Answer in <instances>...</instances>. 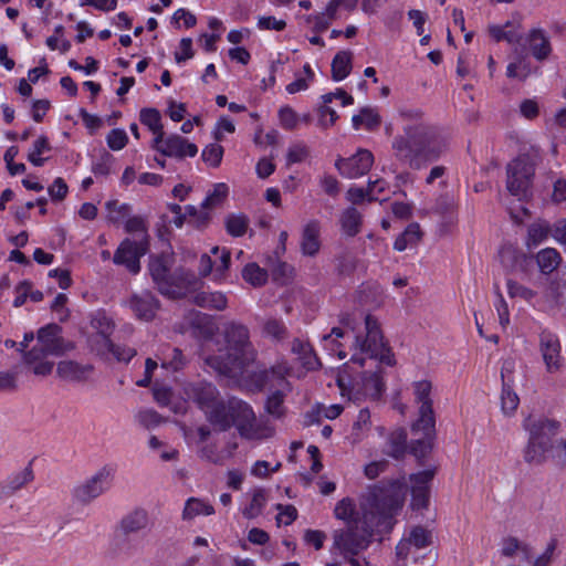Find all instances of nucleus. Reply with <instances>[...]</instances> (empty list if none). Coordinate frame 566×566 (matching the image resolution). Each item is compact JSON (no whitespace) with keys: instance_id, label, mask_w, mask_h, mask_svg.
Returning <instances> with one entry per match:
<instances>
[{"instance_id":"nucleus-42","label":"nucleus","mask_w":566,"mask_h":566,"mask_svg":"<svg viewBox=\"0 0 566 566\" xmlns=\"http://www.w3.org/2000/svg\"><path fill=\"white\" fill-rule=\"evenodd\" d=\"M135 422L144 429L151 430L159 427L164 419L154 409H142L134 416Z\"/></svg>"},{"instance_id":"nucleus-30","label":"nucleus","mask_w":566,"mask_h":566,"mask_svg":"<svg viewBox=\"0 0 566 566\" xmlns=\"http://www.w3.org/2000/svg\"><path fill=\"white\" fill-rule=\"evenodd\" d=\"M536 262L543 274H551L562 262L559 252L554 248H545L536 254Z\"/></svg>"},{"instance_id":"nucleus-58","label":"nucleus","mask_w":566,"mask_h":566,"mask_svg":"<svg viewBox=\"0 0 566 566\" xmlns=\"http://www.w3.org/2000/svg\"><path fill=\"white\" fill-rule=\"evenodd\" d=\"M280 124L284 129L292 130L298 125L300 117L290 106H283L279 111Z\"/></svg>"},{"instance_id":"nucleus-9","label":"nucleus","mask_w":566,"mask_h":566,"mask_svg":"<svg viewBox=\"0 0 566 566\" xmlns=\"http://www.w3.org/2000/svg\"><path fill=\"white\" fill-rule=\"evenodd\" d=\"M415 402L418 405V419L412 431L422 430L429 434L434 429L436 419L432 408V384L429 380H419L412 384Z\"/></svg>"},{"instance_id":"nucleus-28","label":"nucleus","mask_w":566,"mask_h":566,"mask_svg":"<svg viewBox=\"0 0 566 566\" xmlns=\"http://www.w3.org/2000/svg\"><path fill=\"white\" fill-rule=\"evenodd\" d=\"M192 391L195 400L203 412L219 400L218 390L211 384H198Z\"/></svg>"},{"instance_id":"nucleus-27","label":"nucleus","mask_w":566,"mask_h":566,"mask_svg":"<svg viewBox=\"0 0 566 566\" xmlns=\"http://www.w3.org/2000/svg\"><path fill=\"white\" fill-rule=\"evenodd\" d=\"M193 302L203 308L223 311L228 305V298L222 292H200L193 297Z\"/></svg>"},{"instance_id":"nucleus-3","label":"nucleus","mask_w":566,"mask_h":566,"mask_svg":"<svg viewBox=\"0 0 566 566\" xmlns=\"http://www.w3.org/2000/svg\"><path fill=\"white\" fill-rule=\"evenodd\" d=\"M207 420L218 430L227 431L232 426L248 440H264L274 434V429L264 422H258L254 411L245 401L230 398L218 400L205 412Z\"/></svg>"},{"instance_id":"nucleus-21","label":"nucleus","mask_w":566,"mask_h":566,"mask_svg":"<svg viewBox=\"0 0 566 566\" xmlns=\"http://www.w3.org/2000/svg\"><path fill=\"white\" fill-rule=\"evenodd\" d=\"M527 42L533 56L538 61L546 60L552 53L549 39L542 29L532 30Z\"/></svg>"},{"instance_id":"nucleus-15","label":"nucleus","mask_w":566,"mask_h":566,"mask_svg":"<svg viewBox=\"0 0 566 566\" xmlns=\"http://www.w3.org/2000/svg\"><path fill=\"white\" fill-rule=\"evenodd\" d=\"M322 222L317 219L307 220L301 229L300 251L302 255L314 258L322 248Z\"/></svg>"},{"instance_id":"nucleus-13","label":"nucleus","mask_w":566,"mask_h":566,"mask_svg":"<svg viewBox=\"0 0 566 566\" xmlns=\"http://www.w3.org/2000/svg\"><path fill=\"white\" fill-rule=\"evenodd\" d=\"M374 163L373 154L367 149H359L349 158H340L336 161V168L346 178H358L367 174Z\"/></svg>"},{"instance_id":"nucleus-53","label":"nucleus","mask_w":566,"mask_h":566,"mask_svg":"<svg viewBox=\"0 0 566 566\" xmlns=\"http://www.w3.org/2000/svg\"><path fill=\"white\" fill-rule=\"evenodd\" d=\"M211 254L218 255L220 253V256L218 260L213 261L214 264V276L217 279H221L223 275V272L228 270L230 265V252L226 249H220L219 247H213L211 249Z\"/></svg>"},{"instance_id":"nucleus-2","label":"nucleus","mask_w":566,"mask_h":566,"mask_svg":"<svg viewBox=\"0 0 566 566\" xmlns=\"http://www.w3.org/2000/svg\"><path fill=\"white\" fill-rule=\"evenodd\" d=\"M446 148L438 129L424 123L408 125L392 142L395 157L413 169L437 159Z\"/></svg>"},{"instance_id":"nucleus-18","label":"nucleus","mask_w":566,"mask_h":566,"mask_svg":"<svg viewBox=\"0 0 566 566\" xmlns=\"http://www.w3.org/2000/svg\"><path fill=\"white\" fill-rule=\"evenodd\" d=\"M198 147L179 135H170L166 138L163 155L182 159L185 157H195Z\"/></svg>"},{"instance_id":"nucleus-11","label":"nucleus","mask_w":566,"mask_h":566,"mask_svg":"<svg viewBox=\"0 0 566 566\" xmlns=\"http://www.w3.org/2000/svg\"><path fill=\"white\" fill-rule=\"evenodd\" d=\"M148 251V240L144 237L132 240L125 239L120 242L114 253L113 262L124 265L130 273L137 274L140 271V258Z\"/></svg>"},{"instance_id":"nucleus-41","label":"nucleus","mask_w":566,"mask_h":566,"mask_svg":"<svg viewBox=\"0 0 566 566\" xmlns=\"http://www.w3.org/2000/svg\"><path fill=\"white\" fill-rule=\"evenodd\" d=\"M512 387L502 386L501 392V410L507 417L513 416L520 405V398Z\"/></svg>"},{"instance_id":"nucleus-20","label":"nucleus","mask_w":566,"mask_h":566,"mask_svg":"<svg viewBox=\"0 0 566 566\" xmlns=\"http://www.w3.org/2000/svg\"><path fill=\"white\" fill-rule=\"evenodd\" d=\"M95 323L98 324L101 332L93 335L90 339L91 347L98 355L107 357L114 346V344L108 338V333L112 331V325L106 317H102L96 319Z\"/></svg>"},{"instance_id":"nucleus-34","label":"nucleus","mask_w":566,"mask_h":566,"mask_svg":"<svg viewBox=\"0 0 566 566\" xmlns=\"http://www.w3.org/2000/svg\"><path fill=\"white\" fill-rule=\"evenodd\" d=\"M422 237L420 226L418 223H410L406 230L395 240L394 249L401 252L407 248L415 247Z\"/></svg>"},{"instance_id":"nucleus-45","label":"nucleus","mask_w":566,"mask_h":566,"mask_svg":"<svg viewBox=\"0 0 566 566\" xmlns=\"http://www.w3.org/2000/svg\"><path fill=\"white\" fill-rule=\"evenodd\" d=\"M107 219L112 223H120L126 220L130 214V206L127 203H119L117 200L106 202Z\"/></svg>"},{"instance_id":"nucleus-19","label":"nucleus","mask_w":566,"mask_h":566,"mask_svg":"<svg viewBox=\"0 0 566 566\" xmlns=\"http://www.w3.org/2000/svg\"><path fill=\"white\" fill-rule=\"evenodd\" d=\"M92 370L91 365H81L74 360H61L56 367L57 376L71 382L86 380Z\"/></svg>"},{"instance_id":"nucleus-12","label":"nucleus","mask_w":566,"mask_h":566,"mask_svg":"<svg viewBox=\"0 0 566 566\" xmlns=\"http://www.w3.org/2000/svg\"><path fill=\"white\" fill-rule=\"evenodd\" d=\"M538 350L548 374L562 371L565 359L562 355V345L557 335L543 331L538 337Z\"/></svg>"},{"instance_id":"nucleus-62","label":"nucleus","mask_w":566,"mask_h":566,"mask_svg":"<svg viewBox=\"0 0 566 566\" xmlns=\"http://www.w3.org/2000/svg\"><path fill=\"white\" fill-rule=\"evenodd\" d=\"M125 230L129 233H136L138 235L137 239L145 237L148 240L147 228L144 219L140 217L127 218Z\"/></svg>"},{"instance_id":"nucleus-64","label":"nucleus","mask_w":566,"mask_h":566,"mask_svg":"<svg viewBox=\"0 0 566 566\" xmlns=\"http://www.w3.org/2000/svg\"><path fill=\"white\" fill-rule=\"evenodd\" d=\"M369 201L375 200L376 198L371 197V192L369 191V187L367 189L359 187H350L346 192V199L350 201L353 205H359L365 199Z\"/></svg>"},{"instance_id":"nucleus-32","label":"nucleus","mask_w":566,"mask_h":566,"mask_svg":"<svg viewBox=\"0 0 566 566\" xmlns=\"http://www.w3.org/2000/svg\"><path fill=\"white\" fill-rule=\"evenodd\" d=\"M248 495L250 496V502L242 509V514L245 518L252 520L262 513L268 502V496L263 489H255Z\"/></svg>"},{"instance_id":"nucleus-8","label":"nucleus","mask_w":566,"mask_h":566,"mask_svg":"<svg viewBox=\"0 0 566 566\" xmlns=\"http://www.w3.org/2000/svg\"><path fill=\"white\" fill-rule=\"evenodd\" d=\"M534 172L535 165L528 156L522 155L512 160L506 167L509 192L518 199L525 198L531 189Z\"/></svg>"},{"instance_id":"nucleus-1","label":"nucleus","mask_w":566,"mask_h":566,"mask_svg":"<svg viewBox=\"0 0 566 566\" xmlns=\"http://www.w3.org/2000/svg\"><path fill=\"white\" fill-rule=\"evenodd\" d=\"M405 497V484L395 481L369 490L358 503L349 497L340 500L335 505L334 515L345 526L333 532L331 553L350 556L365 552L377 528L391 527V518L401 510Z\"/></svg>"},{"instance_id":"nucleus-57","label":"nucleus","mask_w":566,"mask_h":566,"mask_svg":"<svg viewBox=\"0 0 566 566\" xmlns=\"http://www.w3.org/2000/svg\"><path fill=\"white\" fill-rule=\"evenodd\" d=\"M371 424L370 412L368 409H361L353 426V434L356 440H360L366 431L369 430Z\"/></svg>"},{"instance_id":"nucleus-52","label":"nucleus","mask_w":566,"mask_h":566,"mask_svg":"<svg viewBox=\"0 0 566 566\" xmlns=\"http://www.w3.org/2000/svg\"><path fill=\"white\" fill-rule=\"evenodd\" d=\"M201 157L206 164L217 168L223 157V147L219 144H210L202 150Z\"/></svg>"},{"instance_id":"nucleus-14","label":"nucleus","mask_w":566,"mask_h":566,"mask_svg":"<svg viewBox=\"0 0 566 566\" xmlns=\"http://www.w3.org/2000/svg\"><path fill=\"white\" fill-rule=\"evenodd\" d=\"M291 373V366L285 360L276 361L270 369L255 375V385L259 389L284 388L291 389L286 376Z\"/></svg>"},{"instance_id":"nucleus-51","label":"nucleus","mask_w":566,"mask_h":566,"mask_svg":"<svg viewBox=\"0 0 566 566\" xmlns=\"http://www.w3.org/2000/svg\"><path fill=\"white\" fill-rule=\"evenodd\" d=\"M434 429L430 431L429 434H424L422 430L420 431H412L413 433L420 434L421 438L416 440L411 446V451L418 459L424 458L431 450L432 443V433Z\"/></svg>"},{"instance_id":"nucleus-6","label":"nucleus","mask_w":566,"mask_h":566,"mask_svg":"<svg viewBox=\"0 0 566 566\" xmlns=\"http://www.w3.org/2000/svg\"><path fill=\"white\" fill-rule=\"evenodd\" d=\"M525 428L530 431L528 444L524 459L528 463H539L553 448V437L557 432V424L545 418H528Z\"/></svg>"},{"instance_id":"nucleus-60","label":"nucleus","mask_w":566,"mask_h":566,"mask_svg":"<svg viewBox=\"0 0 566 566\" xmlns=\"http://www.w3.org/2000/svg\"><path fill=\"white\" fill-rule=\"evenodd\" d=\"M506 286L510 297H521L525 301H531L536 295V293L533 290L513 280H507Z\"/></svg>"},{"instance_id":"nucleus-40","label":"nucleus","mask_w":566,"mask_h":566,"mask_svg":"<svg viewBox=\"0 0 566 566\" xmlns=\"http://www.w3.org/2000/svg\"><path fill=\"white\" fill-rule=\"evenodd\" d=\"M342 411L343 408L339 405H332L328 407L317 405L311 412L306 415V423L312 424L316 421H319L321 418L335 419L342 413Z\"/></svg>"},{"instance_id":"nucleus-25","label":"nucleus","mask_w":566,"mask_h":566,"mask_svg":"<svg viewBox=\"0 0 566 566\" xmlns=\"http://www.w3.org/2000/svg\"><path fill=\"white\" fill-rule=\"evenodd\" d=\"M385 385L380 376V370L365 373L361 377V386L358 391L370 398H378L384 391Z\"/></svg>"},{"instance_id":"nucleus-48","label":"nucleus","mask_w":566,"mask_h":566,"mask_svg":"<svg viewBox=\"0 0 566 566\" xmlns=\"http://www.w3.org/2000/svg\"><path fill=\"white\" fill-rule=\"evenodd\" d=\"M517 552L524 553L527 557L531 553V547L513 536H509L502 541L501 554L503 556L513 557Z\"/></svg>"},{"instance_id":"nucleus-59","label":"nucleus","mask_w":566,"mask_h":566,"mask_svg":"<svg viewBox=\"0 0 566 566\" xmlns=\"http://www.w3.org/2000/svg\"><path fill=\"white\" fill-rule=\"evenodd\" d=\"M434 476V470L427 469L416 474L410 475L411 490L418 488L429 492V484Z\"/></svg>"},{"instance_id":"nucleus-54","label":"nucleus","mask_w":566,"mask_h":566,"mask_svg":"<svg viewBox=\"0 0 566 566\" xmlns=\"http://www.w3.org/2000/svg\"><path fill=\"white\" fill-rule=\"evenodd\" d=\"M263 334L276 340H281L286 336V327L275 318H269L263 324Z\"/></svg>"},{"instance_id":"nucleus-38","label":"nucleus","mask_w":566,"mask_h":566,"mask_svg":"<svg viewBox=\"0 0 566 566\" xmlns=\"http://www.w3.org/2000/svg\"><path fill=\"white\" fill-rule=\"evenodd\" d=\"M243 280L254 287H260L268 282V272L259 264L251 262L242 269Z\"/></svg>"},{"instance_id":"nucleus-5","label":"nucleus","mask_w":566,"mask_h":566,"mask_svg":"<svg viewBox=\"0 0 566 566\" xmlns=\"http://www.w3.org/2000/svg\"><path fill=\"white\" fill-rule=\"evenodd\" d=\"M365 331L366 335L364 338L356 336L350 360L364 366L366 358H368L392 366L395 364L394 354L386 346L379 324L371 315H367L365 318Z\"/></svg>"},{"instance_id":"nucleus-44","label":"nucleus","mask_w":566,"mask_h":566,"mask_svg":"<svg viewBox=\"0 0 566 566\" xmlns=\"http://www.w3.org/2000/svg\"><path fill=\"white\" fill-rule=\"evenodd\" d=\"M532 73V67L530 61L521 56L515 62H511L506 67V75L510 78H517L520 81H524Z\"/></svg>"},{"instance_id":"nucleus-31","label":"nucleus","mask_w":566,"mask_h":566,"mask_svg":"<svg viewBox=\"0 0 566 566\" xmlns=\"http://www.w3.org/2000/svg\"><path fill=\"white\" fill-rule=\"evenodd\" d=\"M352 123L355 129L364 127L368 130H374L380 125L381 117L376 108L364 107L360 109L359 114L353 116Z\"/></svg>"},{"instance_id":"nucleus-17","label":"nucleus","mask_w":566,"mask_h":566,"mask_svg":"<svg viewBox=\"0 0 566 566\" xmlns=\"http://www.w3.org/2000/svg\"><path fill=\"white\" fill-rule=\"evenodd\" d=\"M149 524V515L145 509L137 507L127 513L118 524V535L127 537L130 534L142 532Z\"/></svg>"},{"instance_id":"nucleus-35","label":"nucleus","mask_w":566,"mask_h":566,"mask_svg":"<svg viewBox=\"0 0 566 566\" xmlns=\"http://www.w3.org/2000/svg\"><path fill=\"white\" fill-rule=\"evenodd\" d=\"M34 475L30 468H24L23 470L13 473L10 475L6 484L2 489L4 495H11L14 492L21 490L23 486L29 484L33 480Z\"/></svg>"},{"instance_id":"nucleus-61","label":"nucleus","mask_w":566,"mask_h":566,"mask_svg":"<svg viewBox=\"0 0 566 566\" xmlns=\"http://www.w3.org/2000/svg\"><path fill=\"white\" fill-rule=\"evenodd\" d=\"M106 140L111 149L120 150L126 146L128 137L124 129L115 128L108 133Z\"/></svg>"},{"instance_id":"nucleus-16","label":"nucleus","mask_w":566,"mask_h":566,"mask_svg":"<svg viewBox=\"0 0 566 566\" xmlns=\"http://www.w3.org/2000/svg\"><path fill=\"white\" fill-rule=\"evenodd\" d=\"M60 328L55 324L42 327L38 332V344L50 355L59 356L73 349V344L65 343L59 336Z\"/></svg>"},{"instance_id":"nucleus-26","label":"nucleus","mask_w":566,"mask_h":566,"mask_svg":"<svg viewBox=\"0 0 566 566\" xmlns=\"http://www.w3.org/2000/svg\"><path fill=\"white\" fill-rule=\"evenodd\" d=\"M214 507L207 501L198 497H189L182 510L181 517L184 521H191L199 515H212Z\"/></svg>"},{"instance_id":"nucleus-36","label":"nucleus","mask_w":566,"mask_h":566,"mask_svg":"<svg viewBox=\"0 0 566 566\" xmlns=\"http://www.w3.org/2000/svg\"><path fill=\"white\" fill-rule=\"evenodd\" d=\"M552 235V227L547 221H536L528 227L527 247L534 248L543 243L548 235Z\"/></svg>"},{"instance_id":"nucleus-63","label":"nucleus","mask_w":566,"mask_h":566,"mask_svg":"<svg viewBox=\"0 0 566 566\" xmlns=\"http://www.w3.org/2000/svg\"><path fill=\"white\" fill-rule=\"evenodd\" d=\"M276 510L279 511V514L276 516V521L279 524L290 525L297 517V510L293 505L277 504Z\"/></svg>"},{"instance_id":"nucleus-56","label":"nucleus","mask_w":566,"mask_h":566,"mask_svg":"<svg viewBox=\"0 0 566 566\" xmlns=\"http://www.w3.org/2000/svg\"><path fill=\"white\" fill-rule=\"evenodd\" d=\"M407 538L411 546L416 547L417 549H421L430 544L431 536L426 528L416 526L410 531V534Z\"/></svg>"},{"instance_id":"nucleus-24","label":"nucleus","mask_w":566,"mask_h":566,"mask_svg":"<svg viewBox=\"0 0 566 566\" xmlns=\"http://www.w3.org/2000/svg\"><path fill=\"white\" fill-rule=\"evenodd\" d=\"M361 213L354 207L346 208L339 218L340 230L346 237H355L360 232Z\"/></svg>"},{"instance_id":"nucleus-37","label":"nucleus","mask_w":566,"mask_h":566,"mask_svg":"<svg viewBox=\"0 0 566 566\" xmlns=\"http://www.w3.org/2000/svg\"><path fill=\"white\" fill-rule=\"evenodd\" d=\"M274 390L271 392V395L268 397V400H266V403H265V408H266V411L275 417V418H281L283 415H284V398H285V395L291 390V389H284V388H273Z\"/></svg>"},{"instance_id":"nucleus-4","label":"nucleus","mask_w":566,"mask_h":566,"mask_svg":"<svg viewBox=\"0 0 566 566\" xmlns=\"http://www.w3.org/2000/svg\"><path fill=\"white\" fill-rule=\"evenodd\" d=\"M249 338V329L244 325L230 324L226 331V347L220 349L218 355H207L206 364L219 374L231 378H243L256 356Z\"/></svg>"},{"instance_id":"nucleus-23","label":"nucleus","mask_w":566,"mask_h":566,"mask_svg":"<svg viewBox=\"0 0 566 566\" xmlns=\"http://www.w3.org/2000/svg\"><path fill=\"white\" fill-rule=\"evenodd\" d=\"M292 353L297 355L300 361L306 370H315L321 364L312 346L302 339H294L292 343Z\"/></svg>"},{"instance_id":"nucleus-29","label":"nucleus","mask_w":566,"mask_h":566,"mask_svg":"<svg viewBox=\"0 0 566 566\" xmlns=\"http://www.w3.org/2000/svg\"><path fill=\"white\" fill-rule=\"evenodd\" d=\"M433 212L438 214L447 224H452L457 220V205L452 196L446 195L437 199Z\"/></svg>"},{"instance_id":"nucleus-47","label":"nucleus","mask_w":566,"mask_h":566,"mask_svg":"<svg viewBox=\"0 0 566 566\" xmlns=\"http://www.w3.org/2000/svg\"><path fill=\"white\" fill-rule=\"evenodd\" d=\"M344 336V332L339 327L332 328L331 333L323 336L324 346L331 354H337L339 359H345L347 354L340 348L338 338Z\"/></svg>"},{"instance_id":"nucleus-49","label":"nucleus","mask_w":566,"mask_h":566,"mask_svg":"<svg viewBox=\"0 0 566 566\" xmlns=\"http://www.w3.org/2000/svg\"><path fill=\"white\" fill-rule=\"evenodd\" d=\"M310 156V148L303 142L291 144L286 151V164L294 165L303 163Z\"/></svg>"},{"instance_id":"nucleus-10","label":"nucleus","mask_w":566,"mask_h":566,"mask_svg":"<svg viewBox=\"0 0 566 566\" xmlns=\"http://www.w3.org/2000/svg\"><path fill=\"white\" fill-rule=\"evenodd\" d=\"M115 475V469L109 465L101 468L94 475L74 489V497L77 502L87 504L111 489Z\"/></svg>"},{"instance_id":"nucleus-43","label":"nucleus","mask_w":566,"mask_h":566,"mask_svg":"<svg viewBox=\"0 0 566 566\" xmlns=\"http://www.w3.org/2000/svg\"><path fill=\"white\" fill-rule=\"evenodd\" d=\"M227 232L232 237H242L249 227V219L242 214H229L224 220Z\"/></svg>"},{"instance_id":"nucleus-55","label":"nucleus","mask_w":566,"mask_h":566,"mask_svg":"<svg viewBox=\"0 0 566 566\" xmlns=\"http://www.w3.org/2000/svg\"><path fill=\"white\" fill-rule=\"evenodd\" d=\"M139 119L150 132H159L163 128L160 114L155 108H144L140 111Z\"/></svg>"},{"instance_id":"nucleus-39","label":"nucleus","mask_w":566,"mask_h":566,"mask_svg":"<svg viewBox=\"0 0 566 566\" xmlns=\"http://www.w3.org/2000/svg\"><path fill=\"white\" fill-rule=\"evenodd\" d=\"M51 150V145L45 136H40L34 143L28 154V160L35 167L44 165L46 158L42 157L43 154Z\"/></svg>"},{"instance_id":"nucleus-50","label":"nucleus","mask_w":566,"mask_h":566,"mask_svg":"<svg viewBox=\"0 0 566 566\" xmlns=\"http://www.w3.org/2000/svg\"><path fill=\"white\" fill-rule=\"evenodd\" d=\"M229 188L226 184L214 185L213 190L206 197L201 206L203 209H211L220 205L228 196Z\"/></svg>"},{"instance_id":"nucleus-22","label":"nucleus","mask_w":566,"mask_h":566,"mask_svg":"<svg viewBox=\"0 0 566 566\" xmlns=\"http://www.w3.org/2000/svg\"><path fill=\"white\" fill-rule=\"evenodd\" d=\"M130 306L138 318L150 321L155 316L157 301L150 293L145 292L140 295H135L130 300Z\"/></svg>"},{"instance_id":"nucleus-33","label":"nucleus","mask_w":566,"mask_h":566,"mask_svg":"<svg viewBox=\"0 0 566 566\" xmlns=\"http://www.w3.org/2000/svg\"><path fill=\"white\" fill-rule=\"evenodd\" d=\"M352 70V53L339 51L332 61V78L336 82L343 81Z\"/></svg>"},{"instance_id":"nucleus-46","label":"nucleus","mask_w":566,"mask_h":566,"mask_svg":"<svg viewBox=\"0 0 566 566\" xmlns=\"http://www.w3.org/2000/svg\"><path fill=\"white\" fill-rule=\"evenodd\" d=\"M406 451V434L402 431L394 432L388 439L385 453L399 459Z\"/></svg>"},{"instance_id":"nucleus-7","label":"nucleus","mask_w":566,"mask_h":566,"mask_svg":"<svg viewBox=\"0 0 566 566\" xmlns=\"http://www.w3.org/2000/svg\"><path fill=\"white\" fill-rule=\"evenodd\" d=\"M149 271L160 293L172 298L181 296L196 280L195 274L182 269L171 275L167 261L161 258L150 261Z\"/></svg>"}]
</instances>
